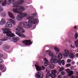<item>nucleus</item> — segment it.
I'll list each match as a JSON object with an SVG mask.
<instances>
[{
    "label": "nucleus",
    "instance_id": "nucleus-1",
    "mask_svg": "<svg viewBox=\"0 0 78 78\" xmlns=\"http://www.w3.org/2000/svg\"><path fill=\"white\" fill-rule=\"evenodd\" d=\"M12 27V24L11 23L8 22H7L5 28H2V30L3 31L4 34H6V35L8 37H14V34L11 33L12 32L11 31L10 29H8L7 28H11Z\"/></svg>",
    "mask_w": 78,
    "mask_h": 78
},
{
    "label": "nucleus",
    "instance_id": "nucleus-2",
    "mask_svg": "<svg viewBox=\"0 0 78 78\" xmlns=\"http://www.w3.org/2000/svg\"><path fill=\"white\" fill-rule=\"evenodd\" d=\"M34 17L33 16H29L28 17L29 23L26 22L23 23V26L24 28H30L31 27V24H35L37 22V20L33 18Z\"/></svg>",
    "mask_w": 78,
    "mask_h": 78
},
{
    "label": "nucleus",
    "instance_id": "nucleus-3",
    "mask_svg": "<svg viewBox=\"0 0 78 78\" xmlns=\"http://www.w3.org/2000/svg\"><path fill=\"white\" fill-rule=\"evenodd\" d=\"M24 2L23 0H20L19 1H17V2L15 0H13L12 1V4L13 5V7L14 8L18 7L19 11V10L21 11H24L25 10V7L19 6V5H21V4L23 3Z\"/></svg>",
    "mask_w": 78,
    "mask_h": 78
},
{
    "label": "nucleus",
    "instance_id": "nucleus-4",
    "mask_svg": "<svg viewBox=\"0 0 78 78\" xmlns=\"http://www.w3.org/2000/svg\"><path fill=\"white\" fill-rule=\"evenodd\" d=\"M57 71L55 70H52L51 71V73H50V72H48L46 74V78H48L50 76H51L52 78H55L56 77V75L55 73H56Z\"/></svg>",
    "mask_w": 78,
    "mask_h": 78
},
{
    "label": "nucleus",
    "instance_id": "nucleus-5",
    "mask_svg": "<svg viewBox=\"0 0 78 78\" xmlns=\"http://www.w3.org/2000/svg\"><path fill=\"white\" fill-rule=\"evenodd\" d=\"M57 58L58 59H59L58 60V62L59 65H61V64H62V65L64 66V65L65 64L64 60H62L61 61L60 60L62 58V54L61 53H59L57 56Z\"/></svg>",
    "mask_w": 78,
    "mask_h": 78
},
{
    "label": "nucleus",
    "instance_id": "nucleus-6",
    "mask_svg": "<svg viewBox=\"0 0 78 78\" xmlns=\"http://www.w3.org/2000/svg\"><path fill=\"white\" fill-rule=\"evenodd\" d=\"M20 16L18 15L16 17V19L17 20H22V18L24 17H27V14L26 13H20Z\"/></svg>",
    "mask_w": 78,
    "mask_h": 78
},
{
    "label": "nucleus",
    "instance_id": "nucleus-7",
    "mask_svg": "<svg viewBox=\"0 0 78 78\" xmlns=\"http://www.w3.org/2000/svg\"><path fill=\"white\" fill-rule=\"evenodd\" d=\"M22 42L23 44L25 45H30L31 44H32L33 42H31L30 40H26L23 41Z\"/></svg>",
    "mask_w": 78,
    "mask_h": 78
},
{
    "label": "nucleus",
    "instance_id": "nucleus-8",
    "mask_svg": "<svg viewBox=\"0 0 78 78\" xmlns=\"http://www.w3.org/2000/svg\"><path fill=\"white\" fill-rule=\"evenodd\" d=\"M35 74L36 75V77L37 78H43L44 76L43 73L41 71L36 73Z\"/></svg>",
    "mask_w": 78,
    "mask_h": 78
},
{
    "label": "nucleus",
    "instance_id": "nucleus-9",
    "mask_svg": "<svg viewBox=\"0 0 78 78\" xmlns=\"http://www.w3.org/2000/svg\"><path fill=\"white\" fill-rule=\"evenodd\" d=\"M66 72L68 73V76H70L73 74V71L69 69H68L66 70Z\"/></svg>",
    "mask_w": 78,
    "mask_h": 78
},
{
    "label": "nucleus",
    "instance_id": "nucleus-10",
    "mask_svg": "<svg viewBox=\"0 0 78 78\" xmlns=\"http://www.w3.org/2000/svg\"><path fill=\"white\" fill-rule=\"evenodd\" d=\"M16 31L19 33H25V30L22 28H18L16 29Z\"/></svg>",
    "mask_w": 78,
    "mask_h": 78
},
{
    "label": "nucleus",
    "instance_id": "nucleus-11",
    "mask_svg": "<svg viewBox=\"0 0 78 78\" xmlns=\"http://www.w3.org/2000/svg\"><path fill=\"white\" fill-rule=\"evenodd\" d=\"M0 70L2 72H5L6 70V68H4L3 65L0 64Z\"/></svg>",
    "mask_w": 78,
    "mask_h": 78
},
{
    "label": "nucleus",
    "instance_id": "nucleus-12",
    "mask_svg": "<svg viewBox=\"0 0 78 78\" xmlns=\"http://www.w3.org/2000/svg\"><path fill=\"white\" fill-rule=\"evenodd\" d=\"M16 34H17V35H18V36H19L21 37H23V38H24V37H26V36H25V35L23 34H20L17 32H16Z\"/></svg>",
    "mask_w": 78,
    "mask_h": 78
},
{
    "label": "nucleus",
    "instance_id": "nucleus-13",
    "mask_svg": "<svg viewBox=\"0 0 78 78\" xmlns=\"http://www.w3.org/2000/svg\"><path fill=\"white\" fill-rule=\"evenodd\" d=\"M6 0H5V1H3V0H0V4H2V5L3 6L6 5Z\"/></svg>",
    "mask_w": 78,
    "mask_h": 78
},
{
    "label": "nucleus",
    "instance_id": "nucleus-14",
    "mask_svg": "<svg viewBox=\"0 0 78 78\" xmlns=\"http://www.w3.org/2000/svg\"><path fill=\"white\" fill-rule=\"evenodd\" d=\"M16 8H17L14 9L13 10V11L14 12H16V13H17L18 14H20V13L21 12H20V11H19V7H16Z\"/></svg>",
    "mask_w": 78,
    "mask_h": 78
},
{
    "label": "nucleus",
    "instance_id": "nucleus-15",
    "mask_svg": "<svg viewBox=\"0 0 78 78\" xmlns=\"http://www.w3.org/2000/svg\"><path fill=\"white\" fill-rule=\"evenodd\" d=\"M70 53V52L67 50H65V53L63 54V56L67 57L68 55Z\"/></svg>",
    "mask_w": 78,
    "mask_h": 78
},
{
    "label": "nucleus",
    "instance_id": "nucleus-16",
    "mask_svg": "<svg viewBox=\"0 0 78 78\" xmlns=\"http://www.w3.org/2000/svg\"><path fill=\"white\" fill-rule=\"evenodd\" d=\"M5 23H6L5 20L4 19H2L1 20L0 22V25H4V24H5Z\"/></svg>",
    "mask_w": 78,
    "mask_h": 78
},
{
    "label": "nucleus",
    "instance_id": "nucleus-17",
    "mask_svg": "<svg viewBox=\"0 0 78 78\" xmlns=\"http://www.w3.org/2000/svg\"><path fill=\"white\" fill-rule=\"evenodd\" d=\"M50 62L51 63H54V64H56L58 62V60H54L53 59L51 58V59L50 60Z\"/></svg>",
    "mask_w": 78,
    "mask_h": 78
},
{
    "label": "nucleus",
    "instance_id": "nucleus-18",
    "mask_svg": "<svg viewBox=\"0 0 78 78\" xmlns=\"http://www.w3.org/2000/svg\"><path fill=\"white\" fill-rule=\"evenodd\" d=\"M9 16L12 19H14V16L13 15V14L10 12H8Z\"/></svg>",
    "mask_w": 78,
    "mask_h": 78
},
{
    "label": "nucleus",
    "instance_id": "nucleus-19",
    "mask_svg": "<svg viewBox=\"0 0 78 78\" xmlns=\"http://www.w3.org/2000/svg\"><path fill=\"white\" fill-rule=\"evenodd\" d=\"M3 48L5 49H8L10 48V46H9L8 45H5L3 46Z\"/></svg>",
    "mask_w": 78,
    "mask_h": 78
},
{
    "label": "nucleus",
    "instance_id": "nucleus-20",
    "mask_svg": "<svg viewBox=\"0 0 78 78\" xmlns=\"http://www.w3.org/2000/svg\"><path fill=\"white\" fill-rule=\"evenodd\" d=\"M46 51L47 53H49V55L50 56H53V54L51 53V52L50 51V50Z\"/></svg>",
    "mask_w": 78,
    "mask_h": 78
},
{
    "label": "nucleus",
    "instance_id": "nucleus-21",
    "mask_svg": "<svg viewBox=\"0 0 78 78\" xmlns=\"http://www.w3.org/2000/svg\"><path fill=\"white\" fill-rule=\"evenodd\" d=\"M35 66L36 68V69H37V71H40L41 70V67L38 66L36 67V65H35Z\"/></svg>",
    "mask_w": 78,
    "mask_h": 78
},
{
    "label": "nucleus",
    "instance_id": "nucleus-22",
    "mask_svg": "<svg viewBox=\"0 0 78 78\" xmlns=\"http://www.w3.org/2000/svg\"><path fill=\"white\" fill-rule=\"evenodd\" d=\"M9 21L11 22L13 24V25H16V23H15V21L13 20L12 19H9Z\"/></svg>",
    "mask_w": 78,
    "mask_h": 78
},
{
    "label": "nucleus",
    "instance_id": "nucleus-23",
    "mask_svg": "<svg viewBox=\"0 0 78 78\" xmlns=\"http://www.w3.org/2000/svg\"><path fill=\"white\" fill-rule=\"evenodd\" d=\"M14 40L15 42H17V41H19L20 40V38L19 37H13L12 38Z\"/></svg>",
    "mask_w": 78,
    "mask_h": 78
},
{
    "label": "nucleus",
    "instance_id": "nucleus-24",
    "mask_svg": "<svg viewBox=\"0 0 78 78\" xmlns=\"http://www.w3.org/2000/svg\"><path fill=\"white\" fill-rule=\"evenodd\" d=\"M75 44L76 48L78 47V40L75 41Z\"/></svg>",
    "mask_w": 78,
    "mask_h": 78
},
{
    "label": "nucleus",
    "instance_id": "nucleus-25",
    "mask_svg": "<svg viewBox=\"0 0 78 78\" xmlns=\"http://www.w3.org/2000/svg\"><path fill=\"white\" fill-rule=\"evenodd\" d=\"M69 57L71 59H73L74 58V55L72 53H71L70 54Z\"/></svg>",
    "mask_w": 78,
    "mask_h": 78
},
{
    "label": "nucleus",
    "instance_id": "nucleus-26",
    "mask_svg": "<svg viewBox=\"0 0 78 78\" xmlns=\"http://www.w3.org/2000/svg\"><path fill=\"white\" fill-rule=\"evenodd\" d=\"M49 66V67H50V68L51 69H54V65L53 64H50Z\"/></svg>",
    "mask_w": 78,
    "mask_h": 78
},
{
    "label": "nucleus",
    "instance_id": "nucleus-27",
    "mask_svg": "<svg viewBox=\"0 0 78 78\" xmlns=\"http://www.w3.org/2000/svg\"><path fill=\"white\" fill-rule=\"evenodd\" d=\"M51 58L54 60H58L57 59H56V56H52Z\"/></svg>",
    "mask_w": 78,
    "mask_h": 78
},
{
    "label": "nucleus",
    "instance_id": "nucleus-28",
    "mask_svg": "<svg viewBox=\"0 0 78 78\" xmlns=\"http://www.w3.org/2000/svg\"><path fill=\"white\" fill-rule=\"evenodd\" d=\"M8 5H10L11 3V2H12V0H8Z\"/></svg>",
    "mask_w": 78,
    "mask_h": 78
},
{
    "label": "nucleus",
    "instance_id": "nucleus-29",
    "mask_svg": "<svg viewBox=\"0 0 78 78\" xmlns=\"http://www.w3.org/2000/svg\"><path fill=\"white\" fill-rule=\"evenodd\" d=\"M48 62H45L44 63V66H48Z\"/></svg>",
    "mask_w": 78,
    "mask_h": 78
},
{
    "label": "nucleus",
    "instance_id": "nucleus-30",
    "mask_svg": "<svg viewBox=\"0 0 78 78\" xmlns=\"http://www.w3.org/2000/svg\"><path fill=\"white\" fill-rule=\"evenodd\" d=\"M70 78H78V76L76 75L75 77V76H71Z\"/></svg>",
    "mask_w": 78,
    "mask_h": 78
},
{
    "label": "nucleus",
    "instance_id": "nucleus-31",
    "mask_svg": "<svg viewBox=\"0 0 78 78\" xmlns=\"http://www.w3.org/2000/svg\"><path fill=\"white\" fill-rule=\"evenodd\" d=\"M61 74L62 75H64L66 74V73L64 71H62L61 72Z\"/></svg>",
    "mask_w": 78,
    "mask_h": 78
},
{
    "label": "nucleus",
    "instance_id": "nucleus-32",
    "mask_svg": "<svg viewBox=\"0 0 78 78\" xmlns=\"http://www.w3.org/2000/svg\"><path fill=\"white\" fill-rule=\"evenodd\" d=\"M54 49L56 51H57L58 52L59 51V49H58V48H55Z\"/></svg>",
    "mask_w": 78,
    "mask_h": 78
},
{
    "label": "nucleus",
    "instance_id": "nucleus-33",
    "mask_svg": "<svg viewBox=\"0 0 78 78\" xmlns=\"http://www.w3.org/2000/svg\"><path fill=\"white\" fill-rule=\"evenodd\" d=\"M3 7H2L0 5V12H2L3 11Z\"/></svg>",
    "mask_w": 78,
    "mask_h": 78
},
{
    "label": "nucleus",
    "instance_id": "nucleus-34",
    "mask_svg": "<svg viewBox=\"0 0 78 78\" xmlns=\"http://www.w3.org/2000/svg\"><path fill=\"white\" fill-rule=\"evenodd\" d=\"M41 70H44V69H45V68L44 66H41Z\"/></svg>",
    "mask_w": 78,
    "mask_h": 78
},
{
    "label": "nucleus",
    "instance_id": "nucleus-35",
    "mask_svg": "<svg viewBox=\"0 0 78 78\" xmlns=\"http://www.w3.org/2000/svg\"><path fill=\"white\" fill-rule=\"evenodd\" d=\"M71 61H72V60L70 59H68L67 60V62L68 63H70V62H71Z\"/></svg>",
    "mask_w": 78,
    "mask_h": 78
},
{
    "label": "nucleus",
    "instance_id": "nucleus-36",
    "mask_svg": "<svg viewBox=\"0 0 78 78\" xmlns=\"http://www.w3.org/2000/svg\"><path fill=\"white\" fill-rule=\"evenodd\" d=\"M64 68H62V67L60 68L59 69V72H61V71H62V70H64Z\"/></svg>",
    "mask_w": 78,
    "mask_h": 78
},
{
    "label": "nucleus",
    "instance_id": "nucleus-37",
    "mask_svg": "<svg viewBox=\"0 0 78 78\" xmlns=\"http://www.w3.org/2000/svg\"><path fill=\"white\" fill-rule=\"evenodd\" d=\"M21 25H22V23L20 22L18 24V27H20Z\"/></svg>",
    "mask_w": 78,
    "mask_h": 78
},
{
    "label": "nucleus",
    "instance_id": "nucleus-38",
    "mask_svg": "<svg viewBox=\"0 0 78 78\" xmlns=\"http://www.w3.org/2000/svg\"><path fill=\"white\" fill-rule=\"evenodd\" d=\"M44 60L45 61V62H48V60H47V59L46 58H44Z\"/></svg>",
    "mask_w": 78,
    "mask_h": 78
},
{
    "label": "nucleus",
    "instance_id": "nucleus-39",
    "mask_svg": "<svg viewBox=\"0 0 78 78\" xmlns=\"http://www.w3.org/2000/svg\"><path fill=\"white\" fill-rule=\"evenodd\" d=\"M71 65L70 64H67L66 65V67H70V65Z\"/></svg>",
    "mask_w": 78,
    "mask_h": 78
},
{
    "label": "nucleus",
    "instance_id": "nucleus-40",
    "mask_svg": "<svg viewBox=\"0 0 78 78\" xmlns=\"http://www.w3.org/2000/svg\"><path fill=\"white\" fill-rule=\"evenodd\" d=\"M7 39H5V38H4L3 39H2L1 41H7Z\"/></svg>",
    "mask_w": 78,
    "mask_h": 78
},
{
    "label": "nucleus",
    "instance_id": "nucleus-41",
    "mask_svg": "<svg viewBox=\"0 0 78 78\" xmlns=\"http://www.w3.org/2000/svg\"><path fill=\"white\" fill-rule=\"evenodd\" d=\"M74 29H75V30H76L77 29H78V27H76V26H74Z\"/></svg>",
    "mask_w": 78,
    "mask_h": 78
},
{
    "label": "nucleus",
    "instance_id": "nucleus-42",
    "mask_svg": "<svg viewBox=\"0 0 78 78\" xmlns=\"http://www.w3.org/2000/svg\"><path fill=\"white\" fill-rule=\"evenodd\" d=\"M3 62V60L2 58H0V64H1V63H2V62Z\"/></svg>",
    "mask_w": 78,
    "mask_h": 78
},
{
    "label": "nucleus",
    "instance_id": "nucleus-43",
    "mask_svg": "<svg viewBox=\"0 0 78 78\" xmlns=\"http://www.w3.org/2000/svg\"><path fill=\"white\" fill-rule=\"evenodd\" d=\"M58 78H62V76L61 75H59L58 76Z\"/></svg>",
    "mask_w": 78,
    "mask_h": 78
},
{
    "label": "nucleus",
    "instance_id": "nucleus-44",
    "mask_svg": "<svg viewBox=\"0 0 78 78\" xmlns=\"http://www.w3.org/2000/svg\"><path fill=\"white\" fill-rule=\"evenodd\" d=\"M3 57V54H0V58H2Z\"/></svg>",
    "mask_w": 78,
    "mask_h": 78
},
{
    "label": "nucleus",
    "instance_id": "nucleus-45",
    "mask_svg": "<svg viewBox=\"0 0 78 78\" xmlns=\"http://www.w3.org/2000/svg\"><path fill=\"white\" fill-rule=\"evenodd\" d=\"M76 58H78V53H76Z\"/></svg>",
    "mask_w": 78,
    "mask_h": 78
},
{
    "label": "nucleus",
    "instance_id": "nucleus-46",
    "mask_svg": "<svg viewBox=\"0 0 78 78\" xmlns=\"http://www.w3.org/2000/svg\"><path fill=\"white\" fill-rule=\"evenodd\" d=\"M3 44V42L2 41H0V45H2Z\"/></svg>",
    "mask_w": 78,
    "mask_h": 78
},
{
    "label": "nucleus",
    "instance_id": "nucleus-47",
    "mask_svg": "<svg viewBox=\"0 0 78 78\" xmlns=\"http://www.w3.org/2000/svg\"><path fill=\"white\" fill-rule=\"evenodd\" d=\"M70 47H71V48H75V46H73L72 45H71Z\"/></svg>",
    "mask_w": 78,
    "mask_h": 78
},
{
    "label": "nucleus",
    "instance_id": "nucleus-48",
    "mask_svg": "<svg viewBox=\"0 0 78 78\" xmlns=\"http://www.w3.org/2000/svg\"><path fill=\"white\" fill-rule=\"evenodd\" d=\"M69 42H70V43H71L72 44V43H73V42H72V41H71L69 40Z\"/></svg>",
    "mask_w": 78,
    "mask_h": 78
},
{
    "label": "nucleus",
    "instance_id": "nucleus-49",
    "mask_svg": "<svg viewBox=\"0 0 78 78\" xmlns=\"http://www.w3.org/2000/svg\"><path fill=\"white\" fill-rule=\"evenodd\" d=\"M73 69V67L72 66L71 67V70H72V69Z\"/></svg>",
    "mask_w": 78,
    "mask_h": 78
},
{
    "label": "nucleus",
    "instance_id": "nucleus-50",
    "mask_svg": "<svg viewBox=\"0 0 78 78\" xmlns=\"http://www.w3.org/2000/svg\"><path fill=\"white\" fill-rule=\"evenodd\" d=\"M1 14H2V15H3V13L1 12Z\"/></svg>",
    "mask_w": 78,
    "mask_h": 78
},
{
    "label": "nucleus",
    "instance_id": "nucleus-51",
    "mask_svg": "<svg viewBox=\"0 0 78 78\" xmlns=\"http://www.w3.org/2000/svg\"><path fill=\"white\" fill-rule=\"evenodd\" d=\"M0 75H1V73H0Z\"/></svg>",
    "mask_w": 78,
    "mask_h": 78
},
{
    "label": "nucleus",
    "instance_id": "nucleus-52",
    "mask_svg": "<svg viewBox=\"0 0 78 78\" xmlns=\"http://www.w3.org/2000/svg\"><path fill=\"white\" fill-rule=\"evenodd\" d=\"M77 51H78V49Z\"/></svg>",
    "mask_w": 78,
    "mask_h": 78
},
{
    "label": "nucleus",
    "instance_id": "nucleus-53",
    "mask_svg": "<svg viewBox=\"0 0 78 78\" xmlns=\"http://www.w3.org/2000/svg\"><path fill=\"white\" fill-rule=\"evenodd\" d=\"M47 72V70H46V72Z\"/></svg>",
    "mask_w": 78,
    "mask_h": 78
},
{
    "label": "nucleus",
    "instance_id": "nucleus-54",
    "mask_svg": "<svg viewBox=\"0 0 78 78\" xmlns=\"http://www.w3.org/2000/svg\"><path fill=\"white\" fill-rule=\"evenodd\" d=\"M1 31L0 30V32H1Z\"/></svg>",
    "mask_w": 78,
    "mask_h": 78
},
{
    "label": "nucleus",
    "instance_id": "nucleus-55",
    "mask_svg": "<svg viewBox=\"0 0 78 78\" xmlns=\"http://www.w3.org/2000/svg\"><path fill=\"white\" fill-rule=\"evenodd\" d=\"M48 65H49V64H48Z\"/></svg>",
    "mask_w": 78,
    "mask_h": 78
},
{
    "label": "nucleus",
    "instance_id": "nucleus-56",
    "mask_svg": "<svg viewBox=\"0 0 78 78\" xmlns=\"http://www.w3.org/2000/svg\"><path fill=\"white\" fill-rule=\"evenodd\" d=\"M77 52H78V51H77Z\"/></svg>",
    "mask_w": 78,
    "mask_h": 78
}]
</instances>
